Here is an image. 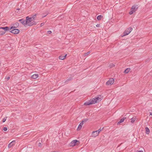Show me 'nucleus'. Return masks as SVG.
I'll return each mask as SVG.
<instances>
[{
    "label": "nucleus",
    "instance_id": "f257e3e1",
    "mask_svg": "<svg viewBox=\"0 0 152 152\" xmlns=\"http://www.w3.org/2000/svg\"><path fill=\"white\" fill-rule=\"evenodd\" d=\"M101 100V99L98 96L95 98H93L92 99L90 100L88 102H85L84 103L85 105H88L90 104H94L97 102H99Z\"/></svg>",
    "mask_w": 152,
    "mask_h": 152
},
{
    "label": "nucleus",
    "instance_id": "f03ea898",
    "mask_svg": "<svg viewBox=\"0 0 152 152\" xmlns=\"http://www.w3.org/2000/svg\"><path fill=\"white\" fill-rule=\"evenodd\" d=\"M33 20L28 16L26 17V25L28 26H32L36 24L35 21H32Z\"/></svg>",
    "mask_w": 152,
    "mask_h": 152
},
{
    "label": "nucleus",
    "instance_id": "7ed1b4c3",
    "mask_svg": "<svg viewBox=\"0 0 152 152\" xmlns=\"http://www.w3.org/2000/svg\"><path fill=\"white\" fill-rule=\"evenodd\" d=\"M132 28L130 27L127 29L124 32L123 36H126L129 34L132 31Z\"/></svg>",
    "mask_w": 152,
    "mask_h": 152
},
{
    "label": "nucleus",
    "instance_id": "20e7f679",
    "mask_svg": "<svg viewBox=\"0 0 152 152\" xmlns=\"http://www.w3.org/2000/svg\"><path fill=\"white\" fill-rule=\"evenodd\" d=\"M137 6H136L135 5H133L131 9V11L129 12V14L130 15L132 14L134 12H135L136 11H137Z\"/></svg>",
    "mask_w": 152,
    "mask_h": 152
},
{
    "label": "nucleus",
    "instance_id": "39448f33",
    "mask_svg": "<svg viewBox=\"0 0 152 152\" xmlns=\"http://www.w3.org/2000/svg\"><path fill=\"white\" fill-rule=\"evenodd\" d=\"M14 28H15V27L12 26L11 28H10L6 26L5 27H2L1 28L4 31H10L11 30V29Z\"/></svg>",
    "mask_w": 152,
    "mask_h": 152
},
{
    "label": "nucleus",
    "instance_id": "423d86ee",
    "mask_svg": "<svg viewBox=\"0 0 152 152\" xmlns=\"http://www.w3.org/2000/svg\"><path fill=\"white\" fill-rule=\"evenodd\" d=\"M114 82V80L113 78H110L106 82V84L107 85L113 84Z\"/></svg>",
    "mask_w": 152,
    "mask_h": 152
},
{
    "label": "nucleus",
    "instance_id": "0eeeda50",
    "mask_svg": "<svg viewBox=\"0 0 152 152\" xmlns=\"http://www.w3.org/2000/svg\"><path fill=\"white\" fill-rule=\"evenodd\" d=\"M11 31H10V32L11 33H13L15 34H17L19 33L20 32V30L18 29L15 28H13Z\"/></svg>",
    "mask_w": 152,
    "mask_h": 152
},
{
    "label": "nucleus",
    "instance_id": "6e6552de",
    "mask_svg": "<svg viewBox=\"0 0 152 152\" xmlns=\"http://www.w3.org/2000/svg\"><path fill=\"white\" fill-rule=\"evenodd\" d=\"M78 142L79 143V141L77 140H73L70 143L71 145L73 146L75 145L77 142Z\"/></svg>",
    "mask_w": 152,
    "mask_h": 152
},
{
    "label": "nucleus",
    "instance_id": "1a4fd4ad",
    "mask_svg": "<svg viewBox=\"0 0 152 152\" xmlns=\"http://www.w3.org/2000/svg\"><path fill=\"white\" fill-rule=\"evenodd\" d=\"M99 133H98L97 132H96V131H93L92 133V136L94 137H96L97 136Z\"/></svg>",
    "mask_w": 152,
    "mask_h": 152
},
{
    "label": "nucleus",
    "instance_id": "9d476101",
    "mask_svg": "<svg viewBox=\"0 0 152 152\" xmlns=\"http://www.w3.org/2000/svg\"><path fill=\"white\" fill-rule=\"evenodd\" d=\"M15 140H13L10 142L8 145V147L9 148H10L12 147V146H13L15 143Z\"/></svg>",
    "mask_w": 152,
    "mask_h": 152
},
{
    "label": "nucleus",
    "instance_id": "9b49d317",
    "mask_svg": "<svg viewBox=\"0 0 152 152\" xmlns=\"http://www.w3.org/2000/svg\"><path fill=\"white\" fill-rule=\"evenodd\" d=\"M83 122H81L79 124L78 126L77 129V130L78 131L80 130L82 128V126L83 125Z\"/></svg>",
    "mask_w": 152,
    "mask_h": 152
},
{
    "label": "nucleus",
    "instance_id": "f8f14e48",
    "mask_svg": "<svg viewBox=\"0 0 152 152\" xmlns=\"http://www.w3.org/2000/svg\"><path fill=\"white\" fill-rule=\"evenodd\" d=\"M20 22V23L24 26L26 25V20H24V19H20L18 20Z\"/></svg>",
    "mask_w": 152,
    "mask_h": 152
},
{
    "label": "nucleus",
    "instance_id": "ddd939ff",
    "mask_svg": "<svg viewBox=\"0 0 152 152\" xmlns=\"http://www.w3.org/2000/svg\"><path fill=\"white\" fill-rule=\"evenodd\" d=\"M66 55V54L64 56L61 55L59 56V58L60 60H63L65 58Z\"/></svg>",
    "mask_w": 152,
    "mask_h": 152
},
{
    "label": "nucleus",
    "instance_id": "4468645a",
    "mask_svg": "<svg viewBox=\"0 0 152 152\" xmlns=\"http://www.w3.org/2000/svg\"><path fill=\"white\" fill-rule=\"evenodd\" d=\"M2 27H0V35H2L4 34L5 32L1 28Z\"/></svg>",
    "mask_w": 152,
    "mask_h": 152
},
{
    "label": "nucleus",
    "instance_id": "2eb2a0df",
    "mask_svg": "<svg viewBox=\"0 0 152 152\" xmlns=\"http://www.w3.org/2000/svg\"><path fill=\"white\" fill-rule=\"evenodd\" d=\"M38 77V75L37 74H34L31 76V77L33 79H36Z\"/></svg>",
    "mask_w": 152,
    "mask_h": 152
},
{
    "label": "nucleus",
    "instance_id": "dca6fc26",
    "mask_svg": "<svg viewBox=\"0 0 152 152\" xmlns=\"http://www.w3.org/2000/svg\"><path fill=\"white\" fill-rule=\"evenodd\" d=\"M125 119L126 118L125 117H123V118H121L120 120V121L119 122H118V124H120L123 122Z\"/></svg>",
    "mask_w": 152,
    "mask_h": 152
},
{
    "label": "nucleus",
    "instance_id": "f3484780",
    "mask_svg": "<svg viewBox=\"0 0 152 152\" xmlns=\"http://www.w3.org/2000/svg\"><path fill=\"white\" fill-rule=\"evenodd\" d=\"M146 133L147 134H148L150 133V130L148 127H146L145 128Z\"/></svg>",
    "mask_w": 152,
    "mask_h": 152
},
{
    "label": "nucleus",
    "instance_id": "a211bd4d",
    "mask_svg": "<svg viewBox=\"0 0 152 152\" xmlns=\"http://www.w3.org/2000/svg\"><path fill=\"white\" fill-rule=\"evenodd\" d=\"M37 16V14H35L32 16L31 17H30L31 18V19L33 21L36 18Z\"/></svg>",
    "mask_w": 152,
    "mask_h": 152
},
{
    "label": "nucleus",
    "instance_id": "6ab92c4d",
    "mask_svg": "<svg viewBox=\"0 0 152 152\" xmlns=\"http://www.w3.org/2000/svg\"><path fill=\"white\" fill-rule=\"evenodd\" d=\"M136 120V118L135 117H133L131 119V122L132 123L134 122Z\"/></svg>",
    "mask_w": 152,
    "mask_h": 152
},
{
    "label": "nucleus",
    "instance_id": "aec40b11",
    "mask_svg": "<svg viewBox=\"0 0 152 152\" xmlns=\"http://www.w3.org/2000/svg\"><path fill=\"white\" fill-rule=\"evenodd\" d=\"M130 70V68H127L125 70L124 72L125 73H127L129 72Z\"/></svg>",
    "mask_w": 152,
    "mask_h": 152
},
{
    "label": "nucleus",
    "instance_id": "412c9836",
    "mask_svg": "<svg viewBox=\"0 0 152 152\" xmlns=\"http://www.w3.org/2000/svg\"><path fill=\"white\" fill-rule=\"evenodd\" d=\"M102 18V15H99L97 17V18L98 20H100Z\"/></svg>",
    "mask_w": 152,
    "mask_h": 152
},
{
    "label": "nucleus",
    "instance_id": "4be33fe9",
    "mask_svg": "<svg viewBox=\"0 0 152 152\" xmlns=\"http://www.w3.org/2000/svg\"><path fill=\"white\" fill-rule=\"evenodd\" d=\"M90 53V52L88 51L86 53H85L84 54V55L85 56H86L88 55H89Z\"/></svg>",
    "mask_w": 152,
    "mask_h": 152
},
{
    "label": "nucleus",
    "instance_id": "5701e85b",
    "mask_svg": "<svg viewBox=\"0 0 152 152\" xmlns=\"http://www.w3.org/2000/svg\"><path fill=\"white\" fill-rule=\"evenodd\" d=\"M103 129V128H102V129H98V130H96V132H97L98 133H99H99Z\"/></svg>",
    "mask_w": 152,
    "mask_h": 152
},
{
    "label": "nucleus",
    "instance_id": "b1692460",
    "mask_svg": "<svg viewBox=\"0 0 152 152\" xmlns=\"http://www.w3.org/2000/svg\"><path fill=\"white\" fill-rule=\"evenodd\" d=\"M88 120V119L87 118L84 119L81 122H83L84 124V122H86Z\"/></svg>",
    "mask_w": 152,
    "mask_h": 152
},
{
    "label": "nucleus",
    "instance_id": "393cba45",
    "mask_svg": "<svg viewBox=\"0 0 152 152\" xmlns=\"http://www.w3.org/2000/svg\"><path fill=\"white\" fill-rule=\"evenodd\" d=\"M115 66V65L113 64H111L110 65L109 67L110 68L114 67Z\"/></svg>",
    "mask_w": 152,
    "mask_h": 152
},
{
    "label": "nucleus",
    "instance_id": "a878e982",
    "mask_svg": "<svg viewBox=\"0 0 152 152\" xmlns=\"http://www.w3.org/2000/svg\"><path fill=\"white\" fill-rule=\"evenodd\" d=\"M72 79V77H70L67 80H66L65 81V83L67 82V81H70V80H71Z\"/></svg>",
    "mask_w": 152,
    "mask_h": 152
},
{
    "label": "nucleus",
    "instance_id": "bb28decb",
    "mask_svg": "<svg viewBox=\"0 0 152 152\" xmlns=\"http://www.w3.org/2000/svg\"><path fill=\"white\" fill-rule=\"evenodd\" d=\"M7 117H6L4 118V119H3V121H2L3 122H4L6 121L7 119Z\"/></svg>",
    "mask_w": 152,
    "mask_h": 152
},
{
    "label": "nucleus",
    "instance_id": "cd10ccee",
    "mask_svg": "<svg viewBox=\"0 0 152 152\" xmlns=\"http://www.w3.org/2000/svg\"><path fill=\"white\" fill-rule=\"evenodd\" d=\"M52 33V32L50 31H47V33L48 34H50Z\"/></svg>",
    "mask_w": 152,
    "mask_h": 152
},
{
    "label": "nucleus",
    "instance_id": "c85d7f7f",
    "mask_svg": "<svg viewBox=\"0 0 152 152\" xmlns=\"http://www.w3.org/2000/svg\"><path fill=\"white\" fill-rule=\"evenodd\" d=\"M7 130V128L6 127H4L3 128V130L4 131H6Z\"/></svg>",
    "mask_w": 152,
    "mask_h": 152
},
{
    "label": "nucleus",
    "instance_id": "c756f323",
    "mask_svg": "<svg viewBox=\"0 0 152 152\" xmlns=\"http://www.w3.org/2000/svg\"><path fill=\"white\" fill-rule=\"evenodd\" d=\"M44 23H42L41 24V25H40L41 26H43L44 25Z\"/></svg>",
    "mask_w": 152,
    "mask_h": 152
},
{
    "label": "nucleus",
    "instance_id": "7c9ffc66",
    "mask_svg": "<svg viewBox=\"0 0 152 152\" xmlns=\"http://www.w3.org/2000/svg\"><path fill=\"white\" fill-rule=\"evenodd\" d=\"M10 78V77H6V79L7 80H9Z\"/></svg>",
    "mask_w": 152,
    "mask_h": 152
},
{
    "label": "nucleus",
    "instance_id": "2f4dec72",
    "mask_svg": "<svg viewBox=\"0 0 152 152\" xmlns=\"http://www.w3.org/2000/svg\"><path fill=\"white\" fill-rule=\"evenodd\" d=\"M41 145V143L39 142V146H40Z\"/></svg>",
    "mask_w": 152,
    "mask_h": 152
},
{
    "label": "nucleus",
    "instance_id": "473e14b6",
    "mask_svg": "<svg viewBox=\"0 0 152 152\" xmlns=\"http://www.w3.org/2000/svg\"><path fill=\"white\" fill-rule=\"evenodd\" d=\"M137 152H143V151H138Z\"/></svg>",
    "mask_w": 152,
    "mask_h": 152
},
{
    "label": "nucleus",
    "instance_id": "72a5a7b5",
    "mask_svg": "<svg viewBox=\"0 0 152 152\" xmlns=\"http://www.w3.org/2000/svg\"><path fill=\"white\" fill-rule=\"evenodd\" d=\"M16 25L17 26H18V25H19V24L18 23H16Z\"/></svg>",
    "mask_w": 152,
    "mask_h": 152
},
{
    "label": "nucleus",
    "instance_id": "f704fd0d",
    "mask_svg": "<svg viewBox=\"0 0 152 152\" xmlns=\"http://www.w3.org/2000/svg\"><path fill=\"white\" fill-rule=\"evenodd\" d=\"M99 25L97 24V25H96V26L97 27H98V26H99Z\"/></svg>",
    "mask_w": 152,
    "mask_h": 152
},
{
    "label": "nucleus",
    "instance_id": "c9c22d12",
    "mask_svg": "<svg viewBox=\"0 0 152 152\" xmlns=\"http://www.w3.org/2000/svg\"><path fill=\"white\" fill-rule=\"evenodd\" d=\"M150 115H152V113L151 112L150 113Z\"/></svg>",
    "mask_w": 152,
    "mask_h": 152
},
{
    "label": "nucleus",
    "instance_id": "e433bc0d",
    "mask_svg": "<svg viewBox=\"0 0 152 152\" xmlns=\"http://www.w3.org/2000/svg\"><path fill=\"white\" fill-rule=\"evenodd\" d=\"M27 132H25V133H26V134H27Z\"/></svg>",
    "mask_w": 152,
    "mask_h": 152
}]
</instances>
